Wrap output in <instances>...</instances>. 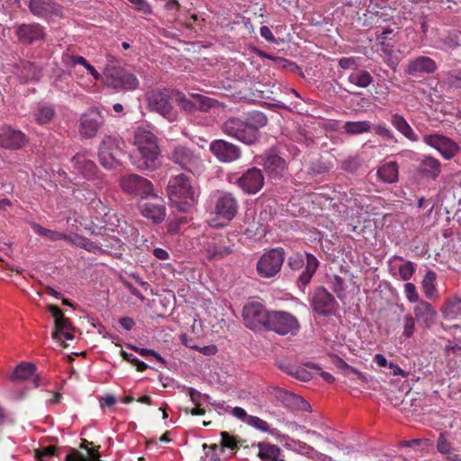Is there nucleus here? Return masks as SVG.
Returning <instances> with one entry per match:
<instances>
[{"label": "nucleus", "instance_id": "f257e3e1", "mask_svg": "<svg viewBox=\"0 0 461 461\" xmlns=\"http://www.w3.org/2000/svg\"><path fill=\"white\" fill-rule=\"evenodd\" d=\"M267 123V116L261 112H253L246 119L230 117L221 125L222 131L234 139L251 145L259 140V129Z\"/></svg>", "mask_w": 461, "mask_h": 461}, {"label": "nucleus", "instance_id": "f03ea898", "mask_svg": "<svg viewBox=\"0 0 461 461\" xmlns=\"http://www.w3.org/2000/svg\"><path fill=\"white\" fill-rule=\"evenodd\" d=\"M167 193L171 205L182 212H188L195 205L199 196L197 186L185 174L169 178Z\"/></svg>", "mask_w": 461, "mask_h": 461}, {"label": "nucleus", "instance_id": "7ed1b4c3", "mask_svg": "<svg viewBox=\"0 0 461 461\" xmlns=\"http://www.w3.org/2000/svg\"><path fill=\"white\" fill-rule=\"evenodd\" d=\"M133 144L136 150L131 154L132 164L140 170L154 167L159 154L155 134L144 127H138L134 132Z\"/></svg>", "mask_w": 461, "mask_h": 461}, {"label": "nucleus", "instance_id": "20e7f679", "mask_svg": "<svg viewBox=\"0 0 461 461\" xmlns=\"http://www.w3.org/2000/svg\"><path fill=\"white\" fill-rule=\"evenodd\" d=\"M169 158L183 169L195 174L202 167V158L198 153L185 145H176L172 148Z\"/></svg>", "mask_w": 461, "mask_h": 461}, {"label": "nucleus", "instance_id": "39448f33", "mask_svg": "<svg viewBox=\"0 0 461 461\" xmlns=\"http://www.w3.org/2000/svg\"><path fill=\"white\" fill-rule=\"evenodd\" d=\"M104 81L107 86L116 90H134L139 86L138 78L120 67L106 68Z\"/></svg>", "mask_w": 461, "mask_h": 461}, {"label": "nucleus", "instance_id": "423d86ee", "mask_svg": "<svg viewBox=\"0 0 461 461\" xmlns=\"http://www.w3.org/2000/svg\"><path fill=\"white\" fill-rule=\"evenodd\" d=\"M175 89H155L147 94L149 107L162 116L174 120L171 101L175 99Z\"/></svg>", "mask_w": 461, "mask_h": 461}, {"label": "nucleus", "instance_id": "0eeeda50", "mask_svg": "<svg viewBox=\"0 0 461 461\" xmlns=\"http://www.w3.org/2000/svg\"><path fill=\"white\" fill-rule=\"evenodd\" d=\"M123 142L118 138L106 136L99 147V161L105 168H113L119 164L120 157L123 153Z\"/></svg>", "mask_w": 461, "mask_h": 461}, {"label": "nucleus", "instance_id": "6e6552de", "mask_svg": "<svg viewBox=\"0 0 461 461\" xmlns=\"http://www.w3.org/2000/svg\"><path fill=\"white\" fill-rule=\"evenodd\" d=\"M285 251L281 248L273 249L263 254L257 263V272L263 278L275 276L282 267Z\"/></svg>", "mask_w": 461, "mask_h": 461}, {"label": "nucleus", "instance_id": "1a4fd4ad", "mask_svg": "<svg viewBox=\"0 0 461 461\" xmlns=\"http://www.w3.org/2000/svg\"><path fill=\"white\" fill-rule=\"evenodd\" d=\"M230 181L239 186L245 194H258L265 184V176L261 169L250 167L242 175H233Z\"/></svg>", "mask_w": 461, "mask_h": 461}, {"label": "nucleus", "instance_id": "9d476101", "mask_svg": "<svg viewBox=\"0 0 461 461\" xmlns=\"http://www.w3.org/2000/svg\"><path fill=\"white\" fill-rule=\"evenodd\" d=\"M300 329V323L296 317L287 312H270V319L267 330L279 335H295Z\"/></svg>", "mask_w": 461, "mask_h": 461}, {"label": "nucleus", "instance_id": "9b49d317", "mask_svg": "<svg viewBox=\"0 0 461 461\" xmlns=\"http://www.w3.org/2000/svg\"><path fill=\"white\" fill-rule=\"evenodd\" d=\"M120 186L124 193L141 199L149 197L153 193L152 183L136 174L123 176L120 180Z\"/></svg>", "mask_w": 461, "mask_h": 461}, {"label": "nucleus", "instance_id": "f8f14e48", "mask_svg": "<svg viewBox=\"0 0 461 461\" xmlns=\"http://www.w3.org/2000/svg\"><path fill=\"white\" fill-rule=\"evenodd\" d=\"M243 320L245 325L250 330H260L262 328L267 329L270 312L259 303H249L244 306Z\"/></svg>", "mask_w": 461, "mask_h": 461}, {"label": "nucleus", "instance_id": "ddd939ff", "mask_svg": "<svg viewBox=\"0 0 461 461\" xmlns=\"http://www.w3.org/2000/svg\"><path fill=\"white\" fill-rule=\"evenodd\" d=\"M422 140L427 145L437 149L445 159L453 158L460 150L456 142L442 134H425Z\"/></svg>", "mask_w": 461, "mask_h": 461}, {"label": "nucleus", "instance_id": "4468645a", "mask_svg": "<svg viewBox=\"0 0 461 461\" xmlns=\"http://www.w3.org/2000/svg\"><path fill=\"white\" fill-rule=\"evenodd\" d=\"M174 101L181 109L187 113H193L194 111L207 112L215 103L213 99L199 94L191 95V99H189L185 94L177 90H176Z\"/></svg>", "mask_w": 461, "mask_h": 461}, {"label": "nucleus", "instance_id": "2eb2a0df", "mask_svg": "<svg viewBox=\"0 0 461 461\" xmlns=\"http://www.w3.org/2000/svg\"><path fill=\"white\" fill-rule=\"evenodd\" d=\"M311 305L317 314L328 317L335 313L338 303L334 296L321 286L315 289Z\"/></svg>", "mask_w": 461, "mask_h": 461}, {"label": "nucleus", "instance_id": "dca6fc26", "mask_svg": "<svg viewBox=\"0 0 461 461\" xmlns=\"http://www.w3.org/2000/svg\"><path fill=\"white\" fill-rule=\"evenodd\" d=\"M104 124V117L96 109L88 110L79 119L78 131L82 138H94Z\"/></svg>", "mask_w": 461, "mask_h": 461}, {"label": "nucleus", "instance_id": "f3484780", "mask_svg": "<svg viewBox=\"0 0 461 461\" xmlns=\"http://www.w3.org/2000/svg\"><path fill=\"white\" fill-rule=\"evenodd\" d=\"M49 311L55 319V331L52 334V338L58 341H60L63 347L67 345L62 340L73 339V328L71 322L64 316L62 311L56 305H49Z\"/></svg>", "mask_w": 461, "mask_h": 461}, {"label": "nucleus", "instance_id": "a211bd4d", "mask_svg": "<svg viewBox=\"0 0 461 461\" xmlns=\"http://www.w3.org/2000/svg\"><path fill=\"white\" fill-rule=\"evenodd\" d=\"M270 393L285 407L290 410L303 411H309L311 410V405L308 402L290 391L281 387H274Z\"/></svg>", "mask_w": 461, "mask_h": 461}, {"label": "nucleus", "instance_id": "6ab92c4d", "mask_svg": "<svg viewBox=\"0 0 461 461\" xmlns=\"http://www.w3.org/2000/svg\"><path fill=\"white\" fill-rule=\"evenodd\" d=\"M150 196L153 197V201H147L139 204L140 212L143 217L152 221L153 223H161L166 217L164 200L153 193Z\"/></svg>", "mask_w": 461, "mask_h": 461}, {"label": "nucleus", "instance_id": "aec40b11", "mask_svg": "<svg viewBox=\"0 0 461 461\" xmlns=\"http://www.w3.org/2000/svg\"><path fill=\"white\" fill-rule=\"evenodd\" d=\"M30 12L40 18L61 17L63 8L53 0H29Z\"/></svg>", "mask_w": 461, "mask_h": 461}, {"label": "nucleus", "instance_id": "412c9836", "mask_svg": "<svg viewBox=\"0 0 461 461\" xmlns=\"http://www.w3.org/2000/svg\"><path fill=\"white\" fill-rule=\"evenodd\" d=\"M211 152L221 162L230 163L241 156L240 149L226 140H215L210 144Z\"/></svg>", "mask_w": 461, "mask_h": 461}, {"label": "nucleus", "instance_id": "4be33fe9", "mask_svg": "<svg viewBox=\"0 0 461 461\" xmlns=\"http://www.w3.org/2000/svg\"><path fill=\"white\" fill-rule=\"evenodd\" d=\"M238 208V201L230 193L221 194L215 203L216 214L227 221H231L235 217Z\"/></svg>", "mask_w": 461, "mask_h": 461}, {"label": "nucleus", "instance_id": "5701e85b", "mask_svg": "<svg viewBox=\"0 0 461 461\" xmlns=\"http://www.w3.org/2000/svg\"><path fill=\"white\" fill-rule=\"evenodd\" d=\"M437 63L427 56H419L409 60L405 73L411 77L432 74L437 70Z\"/></svg>", "mask_w": 461, "mask_h": 461}, {"label": "nucleus", "instance_id": "b1692460", "mask_svg": "<svg viewBox=\"0 0 461 461\" xmlns=\"http://www.w3.org/2000/svg\"><path fill=\"white\" fill-rule=\"evenodd\" d=\"M18 40L23 43L33 44L44 38V28L39 23L22 24L16 30Z\"/></svg>", "mask_w": 461, "mask_h": 461}, {"label": "nucleus", "instance_id": "393cba45", "mask_svg": "<svg viewBox=\"0 0 461 461\" xmlns=\"http://www.w3.org/2000/svg\"><path fill=\"white\" fill-rule=\"evenodd\" d=\"M413 313L418 321L426 329L431 328L435 323L437 311L432 304L427 301H420L414 306Z\"/></svg>", "mask_w": 461, "mask_h": 461}, {"label": "nucleus", "instance_id": "a878e982", "mask_svg": "<svg viewBox=\"0 0 461 461\" xmlns=\"http://www.w3.org/2000/svg\"><path fill=\"white\" fill-rule=\"evenodd\" d=\"M263 167L271 178L282 177L287 168L285 160L276 154H267L264 158Z\"/></svg>", "mask_w": 461, "mask_h": 461}, {"label": "nucleus", "instance_id": "bb28decb", "mask_svg": "<svg viewBox=\"0 0 461 461\" xmlns=\"http://www.w3.org/2000/svg\"><path fill=\"white\" fill-rule=\"evenodd\" d=\"M73 167L77 174L83 176L86 179L94 178L97 172V167L85 154H77L71 160Z\"/></svg>", "mask_w": 461, "mask_h": 461}, {"label": "nucleus", "instance_id": "cd10ccee", "mask_svg": "<svg viewBox=\"0 0 461 461\" xmlns=\"http://www.w3.org/2000/svg\"><path fill=\"white\" fill-rule=\"evenodd\" d=\"M25 143V136L21 131L13 129L6 130L0 133V146L5 149H17Z\"/></svg>", "mask_w": 461, "mask_h": 461}, {"label": "nucleus", "instance_id": "c85d7f7f", "mask_svg": "<svg viewBox=\"0 0 461 461\" xmlns=\"http://www.w3.org/2000/svg\"><path fill=\"white\" fill-rule=\"evenodd\" d=\"M305 258H306L305 269L299 276L298 281H297L298 286L303 291L309 285V283L311 282L313 275L315 274V272L319 267V261L313 255H312L310 253H306Z\"/></svg>", "mask_w": 461, "mask_h": 461}, {"label": "nucleus", "instance_id": "c756f323", "mask_svg": "<svg viewBox=\"0 0 461 461\" xmlns=\"http://www.w3.org/2000/svg\"><path fill=\"white\" fill-rule=\"evenodd\" d=\"M390 122L392 125L409 140L413 142L419 140L418 135L402 115L394 113L391 116Z\"/></svg>", "mask_w": 461, "mask_h": 461}, {"label": "nucleus", "instance_id": "7c9ffc66", "mask_svg": "<svg viewBox=\"0 0 461 461\" xmlns=\"http://www.w3.org/2000/svg\"><path fill=\"white\" fill-rule=\"evenodd\" d=\"M440 312L444 319L452 321L461 316V299L457 296L449 297L443 303Z\"/></svg>", "mask_w": 461, "mask_h": 461}, {"label": "nucleus", "instance_id": "2f4dec72", "mask_svg": "<svg viewBox=\"0 0 461 461\" xmlns=\"http://www.w3.org/2000/svg\"><path fill=\"white\" fill-rule=\"evenodd\" d=\"M206 258L209 260H221L232 253V249L215 240L210 241L204 248Z\"/></svg>", "mask_w": 461, "mask_h": 461}, {"label": "nucleus", "instance_id": "473e14b6", "mask_svg": "<svg viewBox=\"0 0 461 461\" xmlns=\"http://www.w3.org/2000/svg\"><path fill=\"white\" fill-rule=\"evenodd\" d=\"M439 160L432 157H425L419 166V172L427 177L435 179L440 173Z\"/></svg>", "mask_w": 461, "mask_h": 461}, {"label": "nucleus", "instance_id": "72a5a7b5", "mask_svg": "<svg viewBox=\"0 0 461 461\" xmlns=\"http://www.w3.org/2000/svg\"><path fill=\"white\" fill-rule=\"evenodd\" d=\"M378 177L384 183H394L398 180V165L395 161L384 163L377 169Z\"/></svg>", "mask_w": 461, "mask_h": 461}, {"label": "nucleus", "instance_id": "f704fd0d", "mask_svg": "<svg viewBox=\"0 0 461 461\" xmlns=\"http://www.w3.org/2000/svg\"><path fill=\"white\" fill-rule=\"evenodd\" d=\"M54 115V108L51 105L46 104H38L32 113L34 121L40 125L50 123Z\"/></svg>", "mask_w": 461, "mask_h": 461}, {"label": "nucleus", "instance_id": "c9c22d12", "mask_svg": "<svg viewBox=\"0 0 461 461\" xmlns=\"http://www.w3.org/2000/svg\"><path fill=\"white\" fill-rule=\"evenodd\" d=\"M437 450L448 461H461L451 442L441 433L437 440Z\"/></svg>", "mask_w": 461, "mask_h": 461}, {"label": "nucleus", "instance_id": "e433bc0d", "mask_svg": "<svg viewBox=\"0 0 461 461\" xmlns=\"http://www.w3.org/2000/svg\"><path fill=\"white\" fill-rule=\"evenodd\" d=\"M437 275L433 271H428L421 282L422 291L424 295L429 300H437L438 298V292L436 286Z\"/></svg>", "mask_w": 461, "mask_h": 461}, {"label": "nucleus", "instance_id": "4c0bfd02", "mask_svg": "<svg viewBox=\"0 0 461 461\" xmlns=\"http://www.w3.org/2000/svg\"><path fill=\"white\" fill-rule=\"evenodd\" d=\"M258 456L263 460H278L281 449L274 444L259 442L258 444Z\"/></svg>", "mask_w": 461, "mask_h": 461}, {"label": "nucleus", "instance_id": "58836bf2", "mask_svg": "<svg viewBox=\"0 0 461 461\" xmlns=\"http://www.w3.org/2000/svg\"><path fill=\"white\" fill-rule=\"evenodd\" d=\"M36 366L28 362H22L19 364L12 375H10L11 380H26L34 374Z\"/></svg>", "mask_w": 461, "mask_h": 461}, {"label": "nucleus", "instance_id": "ea45409f", "mask_svg": "<svg viewBox=\"0 0 461 461\" xmlns=\"http://www.w3.org/2000/svg\"><path fill=\"white\" fill-rule=\"evenodd\" d=\"M89 210L93 220L97 221H105L104 217L107 216L108 208L99 198H94L89 203Z\"/></svg>", "mask_w": 461, "mask_h": 461}, {"label": "nucleus", "instance_id": "a19ab883", "mask_svg": "<svg viewBox=\"0 0 461 461\" xmlns=\"http://www.w3.org/2000/svg\"><path fill=\"white\" fill-rule=\"evenodd\" d=\"M31 227L36 234L41 235L50 241L65 240V239H67V234L43 228L36 222H31Z\"/></svg>", "mask_w": 461, "mask_h": 461}, {"label": "nucleus", "instance_id": "79ce46f5", "mask_svg": "<svg viewBox=\"0 0 461 461\" xmlns=\"http://www.w3.org/2000/svg\"><path fill=\"white\" fill-rule=\"evenodd\" d=\"M343 130L350 135L362 134L369 132L372 130V124L368 121L347 122L343 126Z\"/></svg>", "mask_w": 461, "mask_h": 461}, {"label": "nucleus", "instance_id": "37998d69", "mask_svg": "<svg viewBox=\"0 0 461 461\" xmlns=\"http://www.w3.org/2000/svg\"><path fill=\"white\" fill-rule=\"evenodd\" d=\"M348 81L351 84L365 88L373 82V77L366 70H358L349 75Z\"/></svg>", "mask_w": 461, "mask_h": 461}, {"label": "nucleus", "instance_id": "c03bdc74", "mask_svg": "<svg viewBox=\"0 0 461 461\" xmlns=\"http://www.w3.org/2000/svg\"><path fill=\"white\" fill-rule=\"evenodd\" d=\"M442 84L449 88L461 89V69H452L446 72Z\"/></svg>", "mask_w": 461, "mask_h": 461}, {"label": "nucleus", "instance_id": "a18cd8bd", "mask_svg": "<svg viewBox=\"0 0 461 461\" xmlns=\"http://www.w3.org/2000/svg\"><path fill=\"white\" fill-rule=\"evenodd\" d=\"M415 318L411 314L404 315L402 325V337L404 339L411 338L415 332Z\"/></svg>", "mask_w": 461, "mask_h": 461}, {"label": "nucleus", "instance_id": "49530a36", "mask_svg": "<svg viewBox=\"0 0 461 461\" xmlns=\"http://www.w3.org/2000/svg\"><path fill=\"white\" fill-rule=\"evenodd\" d=\"M415 272V265L411 261H406L398 267L399 278L403 281H408L411 278Z\"/></svg>", "mask_w": 461, "mask_h": 461}, {"label": "nucleus", "instance_id": "de8ad7c7", "mask_svg": "<svg viewBox=\"0 0 461 461\" xmlns=\"http://www.w3.org/2000/svg\"><path fill=\"white\" fill-rule=\"evenodd\" d=\"M247 424L255 428L256 429H258L259 431H262V432L269 431L272 435L274 434V430H270L269 424L266 420H264L257 416L250 415Z\"/></svg>", "mask_w": 461, "mask_h": 461}, {"label": "nucleus", "instance_id": "09e8293b", "mask_svg": "<svg viewBox=\"0 0 461 461\" xmlns=\"http://www.w3.org/2000/svg\"><path fill=\"white\" fill-rule=\"evenodd\" d=\"M361 166V160L357 156L348 157L342 162V169L348 172H355Z\"/></svg>", "mask_w": 461, "mask_h": 461}, {"label": "nucleus", "instance_id": "8fccbe9b", "mask_svg": "<svg viewBox=\"0 0 461 461\" xmlns=\"http://www.w3.org/2000/svg\"><path fill=\"white\" fill-rule=\"evenodd\" d=\"M23 69L26 71L24 77L26 80H38L41 77V70L31 62L23 63Z\"/></svg>", "mask_w": 461, "mask_h": 461}, {"label": "nucleus", "instance_id": "3c124183", "mask_svg": "<svg viewBox=\"0 0 461 461\" xmlns=\"http://www.w3.org/2000/svg\"><path fill=\"white\" fill-rule=\"evenodd\" d=\"M290 375L295 377L298 380L306 382L312 378L311 373L301 367H292L286 371Z\"/></svg>", "mask_w": 461, "mask_h": 461}, {"label": "nucleus", "instance_id": "603ef678", "mask_svg": "<svg viewBox=\"0 0 461 461\" xmlns=\"http://www.w3.org/2000/svg\"><path fill=\"white\" fill-rule=\"evenodd\" d=\"M35 452H36V457L40 461H48L50 457H52L55 455L56 448L53 446H48V447L37 449Z\"/></svg>", "mask_w": 461, "mask_h": 461}, {"label": "nucleus", "instance_id": "864d4df0", "mask_svg": "<svg viewBox=\"0 0 461 461\" xmlns=\"http://www.w3.org/2000/svg\"><path fill=\"white\" fill-rule=\"evenodd\" d=\"M404 294L409 302L419 303V294L416 286L412 283H406L404 285Z\"/></svg>", "mask_w": 461, "mask_h": 461}, {"label": "nucleus", "instance_id": "5fc2aeb1", "mask_svg": "<svg viewBox=\"0 0 461 461\" xmlns=\"http://www.w3.org/2000/svg\"><path fill=\"white\" fill-rule=\"evenodd\" d=\"M221 447L222 451L223 447H228L230 449H235L238 447L237 442L234 437L230 436L228 432L223 431L221 433Z\"/></svg>", "mask_w": 461, "mask_h": 461}, {"label": "nucleus", "instance_id": "6e6d98bb", "mask_svg": "<svg viewBox=\"0 0 461 461\" xmlns=\"http://www.w3.org/2000/svg\"><path fill=\"white\" fill-rule=\"evenodd\" d=\"M429 444V440L426 438H417L411 440H406L402 443V446L404 447H411V448H424L427 447Z\"/></svg>", "mask_w": 461, "mask_h": 461}, {"label": "nucleus", "instance_id": "4d7b16f0", "mask_svg": "<svg viewBox=\"0 0 461 461\" xmlns=\"http://www.w3.org/2000/svg\"><path fill=\"white\" fill-rule=\"evenodd\" d=\"M203 398L218 411L219 414H222L230 411V406L226 405L224 402L212 401V398L204 394Z\"/></svg>", "mask_w": 461, "mask_h": 461}, {"label": "nucleus", "instance_id": "13d9d810", "mask_svg": "<svg viewBox=\"0 0 461 461\" xmlns=\"http://www.w3.org/2000/svg\"><path fill=\"white\" fill-rule=\"evenodd\" d=\"M372 129L374 130L375 133L379 136H382L387 140L393 139V133L384 123L375 125L372 127Z\"/></svg>", "mask_w": 461, "mask_h": 461}, {"label": "nucleus", "instance_id": "bf43d9fd", "mask_svg": "<svg viewBox=\"0 0 461 461\" xmlns=\"http://www.w3.org/2000/svg\"><path fill=\"white\" fill-rule=\"evenodd\" d=\"M140 12L145 14H152V7L146 0H128Z\"/></svg>", "mask_w": 461, "mask_h": 461}, {"label": "nucleus", "instance_id": "052dcab7", "mask_svg": "<svg viewBox=\"0 0 461 461\" xmlns=\"http://www.w3.org/2000/svg\"><path fill=\"white\" fill-rule=\"evenodd\" d=\"M66 62L71 66L74 67L76 65H81L83 67H86L88 61L82 56L77 55H66Z\"/></svg>", "mask_w": 461, "mask_h": 461}, {"label": "nucleus", "instance_id": "680f3d73", "mask_svg": "<svg viewBox=\"0 0 461 461\" xmlns=\"http://www.w3.org/2000/svg\"><path fill=\"white\" fill-rule=\"evenodd\" d=\"M304 265V260L302 255L295 254L288 258V266L294 269H300Z\"/></svg>", "mask_w": 461, "mask_h": 461}, {"label": "nucleus", "instance_id": "e2e57ef3", "mask_svg": "<svg viewBox=\"0 0 461 461\" xmlns=\"http://www.w3.org/2000/svg\"><path fill=\"white\" fill-rule=\"evenodd\" d=\"M134 350L136 352H138L140 356L142 357H148V356H152L154 357L158 362L162 363V364H165V359L158 354L157 353L155 350L153 349H149V348H134Z\"/></svg>", "mask_w": 461, "mask_h": 461}, {"label": "nucleus", "instance_id": "0e129e2a", "mask_svg": "<svg viewBox=\"0 0 461 461\" xmlns=\"http://www.w3.org/2000/svg\"><path fill=\"white\" fill-rule=\"evenodd\" d=\"M339 66L343 69H355L357 68V59L350 57V58H342L339 61Z\"/></svg>", "mask_w": 461, "mask_h": 461}, {"label": "nucleus", "instance_id": "69168bd1", "mask_svg": "<svg viewBox=\"0 0 461 461\" xmlns=\"http://www.w3.org/2000/svg\"><path fill=\"white\" fill-rule=\"evenodd\" d=\"M331 289L339 298L340 293L344 290L343 279L339 276H335L331 281Z\"/></svg>", "mask_w": 461, "mask_h": 461}, {"label": "nucleus", "instance_id": "338daca9", "mask_svg": "<svg viewBox=\"0 0 461 461\" xmlns=\"http://www.w3.org/2000/svg\"><path fill=\"white\" fill-rule=\"evenodd\" d=\"M231 414L237 419L242 420L247 423L250 415L247 413V411L241 407H235L230 411Z\"/></svg>", "mask_w": 461, "mask_h": 461}, {"label": "nucleus", "instance_id": "774afa93", "mask_svg": "<svg viewBox=\"0 0 461 461\" xmlns=\"http://www.w3.org/2000/svg\"><path fill=\"white\" fill-rule=\"evenodd\" d=\"M444 45L450 50H454L460 45V39L457 35H449L444 40Z\"/></svg>", "mask_w": 461, "mask_h": 461}]
</instances>
